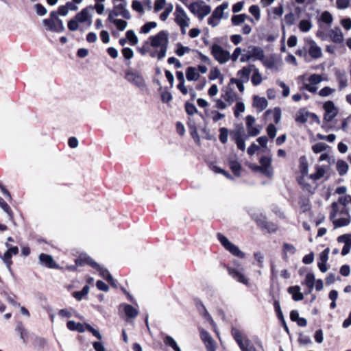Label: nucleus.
Segmentation results:
<instances>
[{
    "instance_id": "obj_1",
    "label": "nucleus",
    "mask_w": 351,
    "mask_h": 351,
    "mask_svg": "<svg viewBox=\"0 0 351 351\" xmlns=\"http://www.w3.org/2000/svg\"><path fill=\"white\" fill-rule=\"evenodd\" d=\"M169 34L167 30H162L154 36L149 37L150 45L148 42L137 49L138 51L143 56L146 53L153 58H157L158 60L163 59L167 54L169 43Z\"/></svg>"
},
{
    "instance_id": "obj_2",
    "label": "nucleus",
    "mask_w": 351,
    "mask_h": 351,
    "mask_svg": "<svg viewBox=\"0 0 351 351\" xmlns=\"http://www.w3.org/2000/svg\"><path fill=\"white\" fill-rule=\"evenodd\" d=\"M331 207L330 219L332 221L335 228L346 226L350 223L351 217L346 208L339 210L337 202H333Z\"/></svg>"
},
{
    "instance_id": "obj_3",
    "label": "nucleus",
    "mask_w": 351,
    "mask_h": 351,
    "mask_svg": "<svg viewBox=\"0 0 351 351\" xmlns=\"http://www.w3.org/2000/svg\"><path fill=\"white\" fill-rule=\"evenodd\" d=\"M75 263L77 266H83L86 264L89 265L93 268L95 269L97 271L99 272L100 276L104 278L105 280H108V278L112 279V276L109 271L99 264H97L95 261H94L90 256L86 255H82L79 258L75 260Z\"/></svg>"
},
{
    "instance_id": "obj_4",
    "label": "nucleus",
    "mask_w": 351,
    "mask_h": 351,
    "mask_svg": "<svg viewBox=\"0 0 351 351\" xmlns=\"http://www.w3.org/2000/svg\"><path fill=\"white\" fill-rule=\"evenodd\" d=\"M231 333L241 351H256L250 340L247 337H243L239 330L232 328Z\"/></svg>"
},
{
    "instance_id": "obj_5",
    "label": "nucleus",
    "mask_w": 351,
    "mask_h": 351,
    "mask_svg": "<svg viewBox=\"0 0 351 351\" xmlns=\"http://www.w3.org/2000/svg\"><path fill=\"white\" fill-rule=\"evenodd\" d=\"M189 10L194 15L197 16L199 20H202L211 12L210 5H205L204 1H196L189 5Z\"/></svg>"
},
{
    "instance_id": "obj_6",
    "label": "nucleus",
    "mask_w": 351,
    "mask_h": 351,
    "mask_svg": "<svg viewBox=\"0 0 351 351\" xmlns=\"http://www.w3.org/2000/svg\"><path fill=\"white\" fill-rule=\"evenodd\" d=\"M217 239L224 248L230 252L232 255L239 258H244L245 254L241 252L237 246L232 243L227 237L221 234V233L217 234Z\"/></svg>"
},
{
    "instance_id": "obj_7",
    "label": "nucleus",
    "mask_w": 351,
    "mask_h": 351,
    "mask_svg": "<svg viewBox=\"0 0 351 351\" xmlns=\"http://www.w3.org/2000/svg\"><path fill=\"white\" fill-rule=\"evenodd\" d=\"M306 49L307 50V55L310 60L319 59L322 56V51L320 47L312 39H305Z\"/></svg>"
},
{
    "instance_id": "obj_8",
    "label": "nucleus",
    "mask_w": 351,
    "mask_h": 351,
    "mask_svg": "<svg viewBox=\"0 0 351 351\" xmlns=\"http://www.w3.org/2000/svg\"><path fill=\"white\" fill-rule=\"evenodd\" d=\"M211 53L217 61L221 64L227 62L230 58L229 51L223 49L220 45L213 44L211 47Z\"/></svg>"
},
{
    "instance_id": "obj_9",
    "label": "nucleus",
    "mask_w": 351,
    "mask_h": 351,
    "mask_svg": "<svg viewBox=\"0 0 351 351\" xmlns=\"http://www.w3.org/2000/svg\"><path fill=\"white\" fill-rule=\"evenodd\" d=\"M175 22L178 25H182L183 26H189L190 19L188 16L185 10L180 5L176 6L174 12Z\"/></svg>"
},
{
    "instance_id": "obj_10",
    "label": "nucleus",
    "mask_w": 351,
    "mask_h": 351,
    "mask_svg": "<svg viewBox=\"0 0 351 351\" xmlns=\"http://www.w3.org/2000/svg\"><path fill=\"white\" fill-rule=\"evenodd\" d=\"M43 23L49 31L60 33L65 29L62 20L44 19Z\"/></svg>"
},
{
    "instance_id": "obj_11",
    "label": "nucleus",
    "mask_w": 351,
    "mask_h": 351,
    "mask_svg": "<svg viewBox=\"0 0 351 351\" xmlns=\"http://www.w3.org/2000/svg\"><path fill=\"white\" fill-rule=\"evenodd\" d=\"M125 79L139 88H144L146 86L144 78L142 75L132 71L125 73Z\"/></svg>"
},
{
    "instance_id": "obj_12",
    "label": "nucleus",
    "mask_w": 351,
    "mask_h": 351,
    "mask_svg": "<svg viewBox=\"0 0 351 351\" xmlns=\"http://www.w3.org/2000/svg\"><path fill=\"white\" fill-rule=\"evenodd\" d=\"M324 108L325 110L324 119L326 121H331L337 114V109L331 101L324 103Z\"/></svg>"
},
{
    "instance_id": "obj_13",
    "label": "nucleus",
    "mask_w": 351,
    "mask_h": 351,
    "mask_svg": "<svg viewBox=\"0 0 351 351\" xmlns=\"http://www.w3.org/2000/svg\"><path fill=\"white\" fill-rule=\"evenodd\" d=\"M232 138L234 140L239 149L244 151L245 149V140L247 136L242 134L241 132L237 130L232 134Z\"/></svg>"
},
{
    "instance_id": "obj_14",
    "label": "nucleus",
    "mask_w": 351,
    "mask_h": 351,
    "mask_svg": "<svg viewBox=\"0 0 351 351\" xmlns=\"http://www.w3.org/2000/svg\"><path fill=\"white\" fill-rule=\"evenodd\" d=\"M94 8L89 5L82 9L80 12L75 15L76 20L80 23H84L91 17V12L93 11Z\"/></svg>"
},
{
    "instance_id": "obj_15",
    "label": "nucleus",
    "mask_w": 351,
    "mask_h": 351,
    "mask_svg": "<svg viewBox=\"0 0 351 351\" xmlns=\"http://www.w3.org/2000/svg\"><path fill=\"white\" fill-rule=\"evenodd\" d=\"M328 36L331 40L337 44L342 43L344 40L343 34L339 27H336L334 29H330L328 32Z\"/></svg>"
},
{
    "instance_id": "obj_16",
    "label": "nucleus",
    "mask_w": 351,
    "mask_h": 351,
    "mask_svg": "<svg viewBox=\"0 0 351 351\" xmlns=\"http://www.w3.org/2000/svg\"><path fill=\"white\" fill-rule=\"evenodd\" d=\"M228 273L234 280H236L239 282L244 284L245 285H248V279L245 276V275L243 273L240 272L239 271L229 267Z\"/></svg>"
},
{
    "instance_id": "obj_17",
    "label": "nucleus",
    "mask_w": 351,
    "mask_h": 351,
    "mask_svg": "<svg viewBox=\"0 0 351 351\" xmlns=\"http://www.w3.org/2000/svg\"><path fill=\"white\" fill-rule=\"evenodd\" d=\"M200 337L204 343H206L208 351H215L213 339L206 330H201Z\"/></svg>"
},
{
    "instance_id": "obj_18",
    "label": "nucleus",
    "mask_w": 351,
    "mask_h": 351,
    "mask_svg": "<svg viewBox=\"0 0 351 351\" xmlns=\"http://www.w3.org/2000/svg\"><path fill=\"white\" fill-rule=\"evenodd\" d=\"M40 262L49 268H58V265L51 255L40 254L39 256Z\"/></svg>"
},
{
    "instance_id": "obj_19",
    "label": "nucleus",
    "mask_w": 351,
    "mask_h": 351,
    "mask_svg": "<svg viewBox=\"0 0 351 351\" xmlns=\"http://www.w3.org/2000/svg\"><path fill=\"white\" fill-rule=\"evenodd\" d=\"M253 68H254V65L250 64L247 66H244L239 70L237 72V75L240 77L239 80L247 82Z\"/></svg>"
},
{
    "instance_id": "obj_20",
    "label": "nucleus",
    "mask_w": 351,
    "mask_h": 351,
    "mask_svg": "<svg viewBox=\"0 0 351 351\" xmlns=\"http://www.w3.org/2000/svg\"><path fill=\"white\" fill-rule=\"evenodd\" d=\"M121 16L123 18L129 20L131 19V15L129 11H124L123 13L118 12L114 8L110 11L108 20L111 22L114 23V21H117V19H115V17Z\"/></svg>"
},
{
    "instance_id": "obj_21",
    "label": "nucleus",
    "mask_w": 351,
    "mask_h": 351,
    "mask_svg": "<svg viewBox=\"0 0 351 351\" xmlns=\"http://www.w3.org/2000/svg\"><path fill=\"white\" fill-rule=\"evenodd\" d=\"M253 105L258 110V112H261L267 108L268 103L265 97L254 96Z\"/></svg>"
},
{
    "instance_id": "obj_22",
    "label": "nucleus",
    "mask_w": 351,
    "mask_h": 351,
    "mask_svg": "<svg viewBox=\"0 0 351 351\" xmlns=\"http://www.w3.org/2000/svg\"><path fill=\"white\" fill-rule=\"evenodd\" d=\"M288 292L292 295V298L294 301H301L304 298V295L300 292V287L299 286L289 287Z\"/></svg>"
},
{
    "instance_id": "obj_23",
    "label": "nucleus",
    "mask_w": 351,
    "mask_h": 351,
    "mask_svg": "<svg viewBox=\"0 0 351 351\" xmlns=\"http://www.w3.org/2000/svg\"><path fill=\"white\" fill-rule=\"evenodd\" d=\"M249 49H251L250 50V52L251 53V56L252 58H256L258 60H263L265 57L264 51L262 48L259 47L252 46L250 47Z\"/></svg>"
},
{
    "instance_id": "obj_24",
    "label": "nucleus",
    "mask_w": 351,
    "mask_h": 351,
    "mask_svg": "<svg viewBox=\"0 0 351 351\" xmlns=\"http://www.w3.org/2000/svg\"><path fill=\"white\" fill-rule=\"evenodd\" d=\"M186 77L189 81H196L199 77V72L195 67H188L186 71Z\"/></svg>"
},
{
    "instance_id": "obj_25",
    "label": "nucleus",
    "mask_w": 351,
    "mask_h": 351,
    "mask_svg": "<svg viewBox=\"0 0 351 351\" xmlns=\"http://www.w3.org/2000/svg\"><path fill=\"white\" fill-rule=\"evenodd\" d=\"M252 76L251 78V82L254 86H258L261 84L263 81L261 73L259 71V69H257L255 66L254 68L252 69Z\"/></svg>"
},
{
    "instance_id": "obj_26",
    "label": "nucleus",
    "mask_w": 351,
    "mask_h": 351,
    "mask_svg": "<svg viewBox=\"0 0 351 351\" xmlns=\"http://www.w3.org/2000/svg\"><path fill=\"white\" fill-rule=\"evenodd\" d=\"M123 306L124 312L128 317L135 318L138 315V310L136 308H135L134 307H133L132 305L124 304H123Z\"/></svg>"
},
{
    "instance_id": "obj_27",
    "label": "nucleus",
    "mask_w": 351,
    "mask_h": 351,
    "mask_svg": "<svg viewBox=\"0 0 351 351\" xmlns=\"http://www.w3.org/2000/svg\"><path fill=\"white\" fill-rule=\"evenodd\" d=\"M16 330L19 333L21 339L24 343H27L28 340V332L24 328L21 322H19L16 325Z\"/></svg>"
},
{
    "instance_id": "obj_28",
    "label": "nucleus",
    "mask_w": 351,
    "mask_h": 351,
    "mask_svg": "<svg viewBox=\"0 0 351 351\" xmlns=\"http://www.w3.org/2000/svg\"><path fill=\"white\" fill-rule=\"evenodd\" d=\"M222 97L225 101L228 103V105H231L237 97V94L231 89H228L225 94L222 95Z\"/></svg>"
},
{
    "instance_id": "obj_29",
    "label": "nucleus",
    "mask_w": 351,
    "mask_h": 351,
    "mask_svg": "<svg viewBox=\"0 0 351 351\" xmlns=\"http://www.w3.org/2000/svg\"><path fill=\"white\" fill-rule=\"evenodd\" d=\"M247 19H250V21H252L251 18H250L247 15L245 14L234 15L232 16L231 21L234 25H239L245 22Z\"/></svg>"
},
{
    "instance_id": "obj_30",
    "label": "nucleus",
    "mask_w": 351,
    "mask_h": 351,
    "mask_svg": "<svg viewBox=\"0 0 351 351\" xmlns=\"http://www.w3.org/2000/svg\"><path fill=\"white\" fill-rule=\"evenodd\" d=\"M315 276L313 273H308L306 275L304 284L307 286L309 289V292H311L313 289L315 285Z\"/></svg>"
},
{
    "instance_id": "obj_31",
    "label": "nucleus",
    "mask_w": 351,
    "mask_h": 351,
    "mask_svg": "<svg viewBox=\"0 0 351 351\" xmlns=\"http://www.w3.org/2000/svg\"><path fill=\"white\" fill-rule=\"evenodd\" d=\"M337 170L339 175L343 176L348 170V165L343 160H338L337 162Z\"/></svg>"
},
{
    "instance_id": "obj_32",
    "label": "nucleus",
    "mask_w": 351,
    "mask_h": 351,
    "mask_svg": "<svg viewBox=\"0 0 351 351\" xmlns=\"http://www.w3.org/2000/svg\"><path fill=\"white\" fill-rule=\"evenodd\" d=\"M312 26V23L309 20H302L298 25L300 30L302 32H308Z\"/></svg>"
},
{
    "instance_id": "obj_33",
    "label": "nucleus",
    "mask_w": 351,
    "mask_h": 351,
    "mask_svg": "<svg viewBox=\"0 0 351 351\" xmlns=\"http://www.w3.org/2000/svg\"><path fill=\"white\" fill-rule=\"evenodd\" d=\"M296 252V249L295 247L291 245V244H289V243H285L283 245V258L284 259H286L287 258V254H294Z\"/></svg>"
},
{
    "instance_id": "obj_34",
    "label": "nucleus",
    "mask_w": 351,
    "mask_h": 351,
    "mask_svg": "<svg viewBox=\"0 0 351 351\" xmlns=\"http://www.w3.org/2000/svg\"><path fill=\"white\" fill-rule=\"evenodd\" d=\"M157 26V23L156 22H154V21H152V22H148V23H146L145 25H143L141 29H140V33L141 34H148L152 29H154L155 27H156Z\"/></svg>"
},
{
    "instance_id": "obj_35",
    "label": "nucleus",
    "mask_w": 351,
    "mask_h": 351,
    "mask_svg": "<svg viewBox=\"0 0 351 351\" xmlns=\"http://www.w3.org/2000/svg\"><path fill=\"white\" fill-rule=\"evenodd\" d=\"M309 112L300 110L297 114L295 121L298 123H304L307 121Z\"/></svg>"
},
{
    "instance_id": "obj_36",
    "label": "nucleus",
    "mask_w": 351,
    "mask_h": 351,
    "mask_svg": "<svg viewBox=\"0 0 351 351\" xmlns=\"http://www.w3.org/2000/svg\"><path fill=\"white\" fill-rule=\"evenodd\" d=\"M0 207L9 216L10 219H13V213L9 205L0 197Z\"/></svg>"
},
{
    "instance_id": "obj_37",
    "label": "nucleus",
    "mask_w": 351,
    "mask_h": 351,
    "mask_svg": "<svg viewBox=\"0 0 351 351\" xmlns=\"http://www.w3.org/2000/svg\"><path fill=\"white\" fill-rule=\"evenodd\" d=\"M230 167L232 171L236 176H240V170L241 169V166L239 162L236 160H231L230 161Z\"/></svg>"
},
{
    "instance_id": "obj_38",
    "label": "nucleus",
    "mask_w": 351,
    "mask_h": 351,
    "mask_svg": "<svg viewBox=\"0 0 351 351\" xmlns=\"http://www.w3.org/2000/svg\"><path fill=\"white\" fill-rule=\"evenodd\" d=\"M89 292V287L88 285H85L82 291H75L73 293L74 298L77 300H81L82 298L86 295Z\"/></svg>"
},
{
    "instance_id": "obj_39",
    "label": "nucleus",
    "mask_w": 351,
    "mask_h": 351,
    "mask_svg": "<svg viewBox=\"0 0 351 351\" xmlns=\"http://www.w3.org/2000/svg\"><path fill=\"white\" fill-rule=\"evenodd\" d=\"M325 173V169L323 167H319L317 168L316 172L311 175V178L313 180H318L324 176Z\"/></svg>"
},
{
    "instance_id": "obj_40",
    "label": "nucleus",
    "mask_w": 351,
    "mask_h": 351,
    "mask_svg": "<svg viewBox=\"0 0 351 351\" xmlns=\"http://www.w3.org/2000/svg\"><path fill=\"white\" fill-rule=\"evenodd\" d=\"M164 343L166 346L172 348L174 350L179 348L175 339L169 335H166L165 337Z\"/></svg>"
},
{
    "instance_id": "obj_41",
    "label": "nucleus",
    "mask_w": 351,
    "mask_h": 351,
    "mask_svg": "<svg viewBox=\"0 0 351 351\" xmlns=\"http://www.w3.org/2000/svg\"><path fill=\"white\" fill-rule=\"evenodd\" d=\"M126 38L130 41L131 45H135L138 42V39L133 30H128L126 32Z\"/></svg>"
},
{
    "instance_id": "obj_42",
    "label": "nucleus",
    "mask_w": 351,
    "mask_h": 351,
    "mask_svg": "<svg viewBox=\"0 0 351 351\" xmlns=\"http://www.w3.org/2000/svg\"><path fill=\"white\" fill-rule=\"evenodd\" d=\"M328 147V145L324 143H317L312 147V150L314 153L318 154L325 151Z\"/></svg>"
},
{
    "instance_id": "obj_43",
    "label": "nucleus",
    "mask_w": 351,
    "mask_h": 351,
    "mask_svg": "<svg viewBox=\"0 0 351 351\" xmlns=\"http://www.w3.org/2000/svg\"><path fill=\"white\" fill-rule=\"evenodd\" d=\"M320 20L324 23L330 25L332 22L333 17L329 12L325 11L320 16Z\"/></svg>"
},
{
    "instance_id": "obj_44",
    "label": "nucleus",
    "mask_w": 351,
    "mask_h": 351,
    "mask_svg": "<svg viewBox=\"0 0 351 351\" xmlns=\"http://www.w3.org/2000/svg\"><path fill=\"white\" fill-rule=\"evenodd\" d=\"M191 51V49L188 47H184L180 43L177 44V49L176 51V53L177 56L182 57L186 53H188Z\"/></svg>"
},
{
    "instance_id": "obj_45",
    "label": "nucleus",
    "mask_w": 351,
    "mask_h": 351,
    "mask_svg": "<svg viewBox=\"0 0 351 351\" xmlns=\"http://www.w3.org/2000/svg\"><path fill=\"white\" fill-rule=\"evenodd\" d=\"M335 92V88H332L329 86H326V87H324L323 88H322L319 91L318 94L320 97H328V96L333 94Z\"/></svg>"
},
{
    "instance_id": "obj_46",
    "label": "nucleus",
    "mask_w": 351,
    "mask_h": 351,
    "mask_svg": "<svg viewBox=\"0 0 351 351\" xmlns=\"http://www.w3.org/2000/svg\"><path fill=\"white\" fill-rule=\"evenodd\" d=\"M245 107L243 102L239 101L236 104L234 108V116L238 118L240 116V113L243 112L245 111Z\"/></svg>"
},
{
    "instance_id": "obj_47",
    "label": "nucleus",
    "mask_w": 351,
    "mask_h": 351,
    "mask_svg": "<svg viewBox=\"0 0 351 351\" xmlns=\"http://www.w3.org/2000/svg\"><path fill=\"white\" fill-rule=\"evenodd\" d=\"M339 243H343L344 245H351V234H345L337 238Z\"/></svg>"
},
{
    "instance_id": "obj_48",
    "label": "nucleus",
    "mask_w": 351,
    "mask_h": 351,
    "mask_svg": "<svg viewBox=\"0 0 351 351\" xmlns=\"http://www.w3.org/2000/svg\"><path fill=\"white\" fill-rule=\"evenodd\" d=\"M0 258L3 260L4 263L6 265L8 269L10 271H12L11 265L12 264V261L11 260L12 256L9 254V253L5 252L3 256H1V257H0Z\"/></svg>"
},
{
    "instance_id": "obj_49",
    "label": "nucleus",
    "mask_w": 351,
    "mask_h": 351,
    "mask_svg": "<svg viewBox=\"0 0 351 351\" xmlns=\"http://www.w3.org/2000/svg\"><path fill=\"white\" fill-rule=\"evenodd\" d=\"M295 21V15L292 12H289L285 16L284 21L287 26H291Z\"/></svg>"
},
{
    "instance_id": "obj_50",
    "label": "nucleus",
    "mask_w": 351,
    "mask_h": 351,
    "mask_svg": "<svg viewBox=\"0 0 351 351\" xmlns=\"http://www.w3.org/2000/svg\"><path fill=\"white\" fill-rule=\"evenodd\" d=\"M220 134H219V140L220 141L225 144L228 141V130L226 128H221L219 130Z\"/></svg>"
},
{
    "instance_id": "obj_51",
    "label": "nucleus",
    "mask_w": 351,
    "mask_h": 351,
    "mask_svg": "<svg viewBox=\"0 0 351 351\" xmlns=\"http://www.w3.org/2000/svg\"><path fill=\"white\" fill-rule=\"evenodd\" d=\"M185 110L188 114L193 115L197 112V109L193 104L186 102L185 104Z\"/></svg>"
},
{
    "instance_id": "obj_52",
    "label": "nucleus",
    "mask_w": 351,
    "mask_h": 351,
    "mask_svg": "<svg viewBox=\"0 0 351 351\" xmlns=\"http://www.w3.org/2000/svg\"><path fill=\"white\" fill-rule=\"evenodd\" d=\"M173 10V5L172 4H169L165 10V11L163 12H162L160 15V19L162 21H165L167 20V19L169 17L170 13L172 12Z\"/></svg>"
},
{
    "instance_id": "obj_53",
    "label": "nucleus",
    "mask_w": 351,
    "mask_h": 351,
    "mask_svg": "<svg viewBox=\"0 0 351 351\" xmlns=\"http://www.w3.org/2000/svg\"><path fill=\"white\" fill-rule=\"evenodd\" d=\"M308 81L310 84L316 86L322 81V77L320 75L313 74L308 77Z\"/></svg>"
},
{
    "instance_id": "obj_54",
    "label": "nucleus",
    "mask_w": 351,
    "mask_h": 351,
    "mask_svg": "<svg viewBox=\"0 0 351 351\" xmlns=\"http://www.w3.org/2000/svg\"><path fill=\"white\" fill-rule=\"evenodd\" d=\"M246 82L236 79V78H231L230 79V83L231 84H235L240 92H243L245 90V86L243 85L244 83Z\"/></svg>"
},
{
    "instance_id": "obj_55",
    "label": "nucleus",
    "mask_w": 351,
    "mask_h": 351,
    "mask_svg": "<svg viewBox=\"0 0 351 351\" xmlns=\"http://www.w3.org/2000/svg\"><path fill=\"white\" fill-rule=\"evenodd\" d=\"M337 8L340 10L348 8L350 5V0H337Z\"/></svg>"
},
{
    "instance_id": "obj_56",
    "label": "nucleus",
    "mask_w": 351,
    "mask_h": 351,
    "mask_svg": "<svg viewBox=\"0 0 351 351\" xmlns=\"http://www.w3.org/2000/svg\"><path fill=\"white\" fill-rule=\"evenodd\" d=\"M250 12L255 17L256 20L260 19V9L256 5H253L250 7Z\"/></svg>"
},
{
    "instance_id": "obj_57",
    "label": "nucleus",
    "mask_w": 351,
    "mask_h": 351,
    "mask_svg": "<svg viewBox=\"0 0 351 351\" xmlns=\"http://www.w3.org/2000/svg\"><path fill=\"white\" fill-rule=\"evenodd\" d=\"M85 328L87 330L90 332L96 338L101 340L102 339V336L101 335L100 332L97 330L93 328L90 324H86Z\"/></svg>"
},
{
    "instance_id": "obj_58",
    "label": "nucleus",
    "mask_w": 351,
    "mask_h": 351,
    "mask_svg": "<svg viewBox=\"0 0 351 351\" xmlns=\"http://www.w3.org/2000/svg\"><path fill=\"white\" fill-rule=\"evenodd\" d=\"M112 23L117 26V29L119 31H123L128 25V23L125 21L121 19H117V21H114V23Z\"/></svg>"
},
{
    "instance_id": "obj_59",
    "label": "nucleus",
    "mask_w": 351,
    "mask_h": 351,
    "mask_svg": "<svg viewBox=\"0 0 351 351\" xmlns=\"http://www.w3.org/2000/svg\"><path fill=\"white\" fill-rule=\"evenodd\" d=\"M296 54L300 57H303L306 61L310 62L311 60L308 58L307 55V50L306 49V43H304V46L302 49H300L296 51Z\"/></svg>"
},
{
    "instance_id": "obj_60",
    "label": "nucleus",
    "mask_w": 351,
    "mask_h": 351,
    "mask_svg": "<svg viewBox=\"0 0 351 351\" xmlns=\"http://www.w3.org/2000/svg\"><path fill=\"white\" fill-rule=\"evenodd\" d=\"M202 307L203 308V313H202V317L206 319L207 321H208L212 325H214L215 324V322H214V320L212 318L211 315L209 314V313L208 312V311L206 310V307L204 306V304H202Z\"/></svg>"
},
{
    "instance_id": "obj_61",
    "label": "nucleus",
    "mask_w": 351,
    "mask_h": 351,
    "mask_svg": "<svg viewBox=\"0 0 351 351\" xmlns=\"http://www.w3.org/2000/svg\"><path fill=\"white\" fill-rule=\"evenodd\" d=\"M132 8L138 12L141 13L144 11L141 2L138 0H134L132 1Z\"/></svg>"
},
{
    "instance_id": "obj_62",
    "label": "nucleus",
    "mask_w": 351,
    "mask_h": 351,
    "mask_svg": "<svg viewBox=\"0 0 351 351\" xmlns=\"http://www.w3.org/2000/svg\"><path fill=\"white\" fill-rule=\"evenodd\" d=\"M267 132L270 138H274L276 135V128L274 124H269L267 128Z\"/></svg>"
},
{
    "instance_id": "obj_63",
    "label": "nucleus",
    "mask_w": 351,
    "mask_h": 351,
    "mask_svg": "<svg viewBox=\"0 0 351 351\" xmlns=\"http://www.w3.org/2000/svg\"><path fill=\"white\" fill-rule=\"evenodd\" d=\"M36 11L38 15L44 16L47 14V9L40 3H37L35 5Z\"/></svg>"
},
{
    "instance_id": "obj_64",
    "label": "nucleus",
    "mask_w": 351,
    "mask_h": 351,
    "mask_svg": "<svg viewBox=\"0 0 351 351\" xmlns=\"http://www.w3.org/2000/svg\"><path fill=\"white\" fill-rule=\"evenodd\" d=\"M123 56L125 59L130 60L134 56V52L132 49L125 47L122 49Z\"/></svg>"
}]
</instances>
